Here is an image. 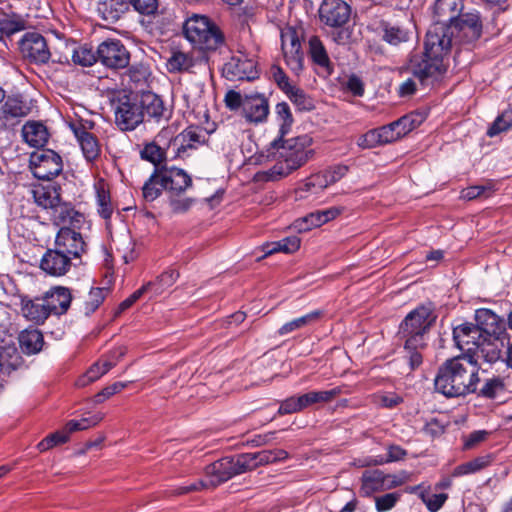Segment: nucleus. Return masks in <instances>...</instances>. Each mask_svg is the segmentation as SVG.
<instances>
[{
	"instance_id": "1",
	"label": "nucleus",
	"mask_w": 512,
	"mask_h": 512,
	"mask_svg": "<svg viewBox=\"0 0 512 512\" xmlns=\"http://www.w3.org/2000/svg\"><path fill=\"white\" fill-rule=\"evenodd\" d=\"M482 24L478 13H466L445 28V38L450 43L441 55L430 54L424 49L421 56L415 55L410 61L413 75L423 82L429 77L440 75L445 71L444 58L453 46H465L475 42L481 35Z\"/></svg>"
},
{
	"instance_id": "2",
	"label": "nucleus",
	"mask_w": 512,
	"mask_h": 512,
	"mask_svg": "<svg viewBox=\"0 0 512 512\" xmlns=\"http://www.w3.org/2000/svg\"><path fill=\"white\" fill-rule=\"evenodd\" d=\"M478 370L474 356L448 359L438 369L435 389L449 398L470 394L476 390L479 382Z\"/></svg>"
},
{
	"instance_id": "3",
	"label": "nucleus",
	"mask_w": 512,
	"mask_h": 512,
	"mask_svg": "<svg viewBox=\"0 0 512 512\" xmlns=\"http://www.w3.org/2000/svg\"><path fill=\"white\" fill-rule=\"evenodd\" d=\"M312 138L302 135L283 141L274 139L266 150L267 161H276L274 172L286 176L304 165L312 156Z\"/></svg>"
},
{
	"instance_id": "4",
	"label": "nucleus",
	"mask_w": 512,
	"mask_h": 512,
	"mask_svg": "<svg viewBox=\"0 0 512 512\" xmlns=\"http://www.w3.org/2000/svg\"><path fill=\"white\" fill-rule=\"evenodd\" d=\"M463 9V0H437L434 6L435 21L426 34V50L441 55L450 43L445 38V28L458 19Z\"/></svg>"
},
{
	"instance_id": "5",
	"label": "nucleus",
	"mask_w": 512,
	"mask_h": 512,
	"mask_svg": "<svg viewBox=\"0 0 512 512\" xmlns=\"http://www.w3.org/2000/svg\"><path fill=\"white\" fill-rule=\"evenodd\" d=\"M186 39L199 50H215L223 43L218 27L204 15L193 14L183 25Z\"/></svg>"
},
{
	"instance_id": "6",
	"label": "nucleus",
	"mask_w": 512,
	"mask_h": 512,
	"mask_svg": "<svg viewBox=\"0 0 512 512\" xmlns=\"http://www.w3.org/2000/svg\"><path fill=\"white\" fill-rule=\"evenodd\" d=\"M159 171L173 211L176 213L187 211L191 207L193 199L183 197L182 194L191 187V177L183 169L176 167L162 168Z\"/></svg>"
},
{
	"instance_id": "7",
	"label": "nucleus",
	"mask_w": 512,
	"mask_h": 512,
	"mask_svg": "<svg viewBox=\"0 0 512 512\" xmlns=\"http://www.w3.org/2000/svg\"><path fill=\"white\" fill-rule=\"evenodd\" d=\"M112 106L115 124L122 131H132L144 121L138 94L120 91L112 100Z\"/></svg>"
},
{
	"instance_id": "8",
	"label": "nucleus",
	"mask_w": 512,
	"mask_h": 512,
	"mask_svg": "<svg viewBox=\"0 0 512 512\" xmlns=\"http://www.w3.org/2000/svg\"><path fill=\"white\" fill-rule=\"evenodd\" d=\"M435 320L436 315L431 304L421 305L411 311L400 326V332L407 340V347L414 344L425 345L423 336Z\"/></svg>"
},
{
	"instance_id": "9",
	"label": "nucleus",
	"mask_w": 512,
	"mask_h": 512,
	"mask_svg": "<svg viewBox=\"0 0 512 512\" xmlns=\"http://www.w3.org/2000/svg\"><path fill=\"white\" fill-rule=\"evenodd\" d=\"M453 339L457 347L466 353L462 357L474 356L477 361L479 358L485 357L488 347L493 345L482 331L477 329L473 323L468 322L454 328Z\"/></svg>"
},
{
	"instance_id": "10",
	"label": "nucleus",
	"mask_w": 512,
	"mask_h": 512,
	"mask_svg": "<svg viewBox=\"0 0 512 512\" xmlns=\"http://www.w3.org/2000/svg\"><path fill=\"white\" fill-rule=\"evenodd\" d=\"M205 475L207 480H199L190 485L181 486L175 490V493L181 495L192 491L216 487L237 475V470H235V464L232 457H224L208 465L205 468Z\"/></svg>"
},
{
	"instance_id": "11",
	"label": "nucleus",
	"mask_w": 512,
	"mask_h": 512,
	"mask_svg": "<svg viewBox=\"0 0 512 512\" xmlns=\"http://www.w3.org/2000/svg\"><path fill=\"white\" fill-rule=\"evenodd\" d=\"M255 52L238 49L224 64L222 73L228 80H252L257 77Z\"/></svg>"
},
{
	"instance_id": "12",
	"label": "nucleus",
	"mask_w": 512,
	"mask_h": 512,
	"mask_svg": "<svg viewBox=\"0 0 512 512\" xmlns=\"http://www.w3.org/2000/svg\"><path fill=\"white\" fill-rule=\"evenodd\" d=\"M302 30L286 26L281 30V48L290 70L299 74L303 69L304 54L301 49Z\"/></svg>"
},
{
	"instance_id": "13",
	"label": "nucleus",
	"mask_w": 512,
	"mask_h": 512,
	"mask_svg": "<svg viewBox=\"0 0 512 512\" xmlns=\"http://www.w3.org/2000/svg\"><path fill=\"white\" fill-rule=\"evenodd\" d=\"M30 167L33 175L40 180L50 181L62 171L61 157L53 150H40L30 156Z\"/></svg>"
},
{
	"instance_id": "14",
	"label": "nucleus",
	"mask_w": 512,
	"mask_h": 512,
	"mask_svg": "<svg viewBox=\"0 0 512 512\" xmlns=\"http://www.w3.org/2000/svg\"><path fill=\"white\" fill-rule=\"evenodd\" d=\"M98 61L111 69L125 68L129 64L130 54L120 40L109 39L97 48Z\"/></svg>"
},
{
	"instance_id": "15",
	"label": "nucleus",
	"mask_w": 512,
	"mask_h": 512,
	"mask_svg": "<svg viewBox=\"0 0 512 512\" xmlns=\"http://www.w3.org/2000/svg\"><path fill=\"white\" fill-rule=\"evenodd\" d=\"M76 229L60 228L55 237V247L66 255L72 256V260H79L87 250L83 236Z\"/></svg>"
},
{
	"instance_id": "16",
	"label": "nucleus",
	"mask_w": 512,
	"mask_h": 512,
	"mask_svg": "<svg viewBox=\"0 0 512 512\" xmlns=\"http://www.w3.org/2000/svg\"><path fill=\"white\" fill-rule=\"evenodd\" d=\"M23 57L35 62L46 63L51 57L44 37L36 32L26 33L20 41Z\"/></svg>"
},
{
	"instance_id": "17",
	"label": "nucleus",
	"mask_w": 512,
	"mask_h": 512,
	"mask_svg": "<svg viewBox=\"0 0 512 512\" xmlns=\"http://www.w3.org/2000/svg\"><path fill=\"white\" fill-rule=\"evenodd\" d=\"M72 256H68L61 250L48 249L40 261V269L47 275L61 277L66 275L73 266Z\"/></svg>"
},
{
	"instance_id": "18",
	"label": "nucleus",
	"mask_w": 512,
	"mask_h": 512,
	"mask_svg": "<svg viewBox=\"0 0 512 512\" xmlns=\"http://www.w3.org/2000/svg\"><path fill=\"white\" fill-rule=\"evenodd\" d=\"M400 139L399 133L394 128V122L371 129L357 139V145L362 149H372L378 146L390 144Z\"/></svg>"
},
{
	"instance_id": "19",
	"label": "nucleus",
	"mask_w": 512,
	"mask_h": 512,
	"mask_svg": "<svg viewBox=\"0 0 512 512\" xmlns=\"http://www.w3.org/2000/svg\"><path fill=\"white\" fill-rule=\"evenodd\" d=\"M319 12L321 20L332 27L344 25L350 17V7L343 0H324Z\"/></svg>"
},
{
	"instance_id": "20",
	"label": "nucleus",
	"mask_w": 512,
	"mask_h": 512,
	"mask_svg": "<svg viewBox=\"0 0 512 512\" xmlns=\"http://www.w3.org/2000/svg\"><path fill=\"white\" fill-rule=\"evenodd\" d=\"M42 298L50 315L60 316L68 311L72 301V294L67 287L54 286L46 291Z\"/></svg>"
},
{
	"instance_id": "21",
	"label": "nucleus",
	"mask_w": 512,
	"mask_h": 512,
	"mask_svg": "<svg viewBox=\"0 0 512 512\" xmlns=\"http://www.w3.org/2000/svg\"><path fill=\"white\" fill-rule=\"evenodd\" d=\"M50 219L60 228H80L84 222V216L81 213L77 212L71 204L62 201L51 210Z\"/></svg>"
},
{
	"instance_id": "22",
	"label": "nucleus",
	"mask_w": 512,
	"mask_h": 512,
	"mask_svg": "<svg viewBox=\"0 0 512 512\" xmlns=\"http://www.w3.org/2000/svg\"><path fill=\"white\" fill-rule=\"evenodd\" d=\"M474 326L485 334L486 338L493 343L502 331L500 318L489 309H478L475 312Z\"/></svg>"
},
{
	"instance_id": "23",
	"label": "nucleus",
	"mask_w": 512,
	"mask_h": 512,
	"mask_svg": "<svg viewBox=\"0 0 512 512\" xmlns=\"http://www.w3.org/2000/svg\"><path fill=\"white\" fill-rule=\"evenodd\" d=\"M269 113L268 101L265 97L254 94L244 96L242 114L247 121L253 123L263 122Z\"/></svg>"
},
{
	"instance_id": "24",
	"label": "nucleus",
	"mask_w": 512,
	"mask_h": 512,
	"mask_svg": "<svg viewBox=\"0 0 512 512\" xmlns=\"http://www.w3.org/2000/svg\"><path fill=\"white\" fill-rule=\"evenodd\" d=\"M21 313L28 320L35 324H43L50 316L43 298L21 300Z\"/></svg>"
},
{
	"instance_id": "25",
	"label": "nucleus",
	"mask_w": 512,
	"mask_h": 512,
	"mask_svg": "<svg viewBox=\"0 0 512 512\" xmlns=\"http://www.w3.org/2000/svg\"><path fill=\"white\" fill-rule=\"evenodd\" d=\"M72 130L79 142L82 152L88 161L95 160L100 154V146L96 137L84 127L72 125Z\"/></svg>"
},
{
	"instance_id": "26",
	"label": "nucleus",
	"mask_w": 512,
	"mask_h": 512,
	"mask_svg": "<svg viewBox=\"0 0 512 512\" xmlns=\"http://www.w3.org/2000/svg\"><path fill=\"white\" fill-rule=\"evenodd\" d=\"M33 197L38 206L50 211L61 201L59 187L53 184L36 187L33 190Z\"/></svg>"
},
{
	"instance_id": "27",
	"label": "nucleus",
	"mask_w": 512,
	"mask_h": 512,
	"mask_svg": "<svg viewBox=\"0 0 512 512\" xmlns=\"http://www.w3.org/2000/svg\"><path fill=\"white\" fill-rule=\"evenodd\" d=\"M129 0H101L97 10L109 22L117 21L129 8Z\"/></svg>"
},
{
	"instance_id": "28",
	"label": "nucleus",
	"mask_w": 512,
	"mask_h": 512,
	"mask_svg": "<svg viewBox=\"0 0 512 512\" xmlns=\"http://www.w3.org/2000/svg\"><path fill=\"white\" fill-rule=\"evenodd\" d=\"M383 471L367 470L361 476L360 495L370 497L374 493L384 491Z\"/></svg>"
},
{
	"instance_id": "29",
	"label": "nucleus",
	"mask_w": 512,
	"mask_h": 512,
	"mask_svg": "<svg viewBox=\"0 0 512 512\" xmlns=\"http://www.w3.org/2000/svg\"><path fill=\"white\" fill-rule=\"evenodd\" d=\"M94 188L98 213L104 219H109L114 211L109 185L103 179H100L95 183Z\"/></svg>"
},
{
	"instance_id": "30",
	"label": "nucleus",
	"mask_w": 512,
	"mask_h": 512,
	"mask_svg": "<svg viewBox=\"0 0 512 512\" xmlns=\"http://www.w3.org/2000/svg\"><path fill=\"white\" fill-rule=\"evenodd\" d=\"M24 141L32 147H42L48 140L46 127L38 122H28L22 128Z\"/></svg>"
},
{
	"instance_id": "31",
	"label": "nucleus",
	"mask_w": 512,
	"mask_h": 512,
	"mask_svg": "<svg viewBox=\"0 0 512 512\" xmlns=\"http://www.w3.org/2000/svg\"><path fill=\"white\" fill-rule=\"evenodd\" d=\"M139 102L142 111L143 118L145 115L154 119H160L163 117L165 108L163 101L159 96L152 92H146L139 96Z\"/></svg>"
},
{
	"instance_id": "32",
	"label": "nucleus",
	"mask_w": 512,
	"mask_h": 512,
	"mask_svg": "<svg viewBox=\"0 0 512 512\" xmlns=\"http://www.w3.org/2000/svg\"><path fill=\"white\" fill-rule=\"evenodd\" d=\"M19 343L25 354H36L42 349L43 335L37 329H26L19 334Z\"/></svg>"
},
{
	"instance_id": "33",
	"label": "nucleus",
	"mask_w": 512,
	"mask_h": 512,
	"mask_svg": "<svg viewBox=\"0 0 512 512\" xmlns=\"http://www.w3.org/2000/svg\"><path fill=\"white\" fill-rule=\"evenodd\" d=\"M115 366V362L109 360H103L94 363L85 374L80 376L76 381L77 387H85L94 381L98 380L101 376L106 374L112 367Z\"/></svg>"
},
{
	"instance_id": "34",
	"label": "nucleus",
	"mask_w": 512,
	"mask_h": 512,
	"mask_svg": "<svg viewBox=\"0 0 512 512\" xmlns=\"http://www.w3.org/2000/svg\"><path fill=\"white\" fill-rule=\"evenodd\" d=\"M342 392L343 391L341 387H334L330 390L309 391L300 396L302 399V404L305 409L314 404L329 403L333 401L337 396H339Z\"/></svg>"
},
{
	"instance_id": "35",
	"label": "nucleus",
	"mask_w": 512,
	"mask_h": 512,
	"mask_svg": "<svg viewBox=\"0 0 512 512\" xmlns=\"http://www.w3.org/2000/svg\"><path fill=\"white\" fill-rule=\"evenodd\" d=\"M323 315V312L321 310H314L310 313H307L306 315H303L299 318H295L284 325H282L279 330L278 334L280 336H284L286 334H289L293 331L302 329L306 326H309L315 322H317Z\"/></svg>"
},
{
	"instance_id": "36",
	"label": "nucleus",
	"mask_w": 512,
	"mask_h": 512,
	"mask_svg": "<svg viewBox=\"0 0 512 512\" xmlns=\"http://www.w3.org/2000/svg\"><path fill=\"white\" fill-rule=\"evenodd\" d=\"M172 136H173V131L171 128L168 127V128L162 129L156 136V139L158 142H163L165 140H169V148H171L173 150L176 157H183V154L188 149L197 148V146L195 144H192L191 141H184L183 143L181 140L179 141V134L174 138H172Z\"/></svg>"
},
{
	"instance_id": "37",
	"label": "nucleus",
	"mask_w": 512,
	"mask_h": 512,
	"mask_svg": "<svg viewBox=\"0 0 512 512\" xmlns=\"http://www.w3.org/2000/svg\"><path fill=\"white\" fill-rule=\"evenodd\" d=\"M6 118L25 117L30 113V106L19 96H9L1 107Z\"/></svg>"
},
{
	"instance_id": "38",
	"label": "nucleus",
	"mask_w": 512,
	"mask_h": 512,
	"mask_svg": "<svg viewBox=\"0 0 512 512\" xmlns=\"http://www.w3.org/2000/svg\"><path fill=\"white\" fill-rule=\"evenodd\" d=\"M510 387L509 377L493 376L485 381L480 394L487 398H495Z\"/></svg>"
},
{
	"instance_id": "39",
	"label": "nucleus",
	"mask_w": 512,
	"mask_h": 512,
	"mask_svg": "<svg viewBox=\"0 0 512 512\" xmlns=\"http://www.w3.org/2000/svg\"><path fill=\"white\" fill-rule=\"evenodd\" d=\"M492 462V457L490 455H484L476 457L468 462H465L461 465H458L452 472V476L459 477L468 474L476 473L487 466H489Z\"/></svg>"
},
{
	"instance_id": "40",
	"label": "nucleus",
	"mask_w": 512,
	"mask_h": 512,
	"mask_svg": "<svg viewBox=\"0 0 512 512\" xmlns=\"http://www.w3.org/2000/svg\"><path fill=\"white\" fill-rule=\"evenodd\" d=\"M162 190H164V183L159 169H155L154 173L144 183L142 187V195L145 201L152 202L157 199Z\"/></svg>"
},
{
	"instance_id": "41",
	"label": "nucleus",
	"mask_w": 512,
	"mask_h": 512,
	"mask_svg": "<svg viewBox=\"0 0 512 512\" xmlns=\"http://www.w3.org/2000/svg\"><path fill=\"white\" fill-rule=\"evenodd\" d=\"M418 490H420L418 494L419 498L423 501L430 512H438L448 499V495L446 493L431 494L428 490L422 489L420 485L412 487L410 492L413 493Z\"/></svg>"
},
{
	"instance_id": "42",
	"label": "nucleus",
	"mask_w": 512,
	"mask_h": 512,
	"mask_svg": "<svg viewBox=\"0 0 512 512\" xmlns=\"http://www.w3.org/2000/svg\"><path fill=\"white\" fill-rule=\"evenodd\" d=\"M193 58L179 50L172 51L166 62L170 73L184 72L191 68Z\"/></svg>"
},
{
	"instance_id": "43",
	"label": "nucleus",
	"mask_w": 512,
	"mask_h": 512,
	"mask_svg": "<svg viewBox=\"0 0 512 512\" xmlns=\"http://www.w3.org/2000/svg\"><path fill=\"white\" fill-rule=\"evenodd\" d=\"M275 114L279 122V134L280 137L283 138L289 133L293 124V117L289 105L285 102L278 103L275 107Z\"/></svg>"
},
{
	"instance_id": "44",
	"label": "nucleus",
	"mask_w": 512,
	"mask_h": 512,
	"mask_svg": "<svg viewBox=\"0 0 512 512\" xmlns=\"http://www.w3.org/2000/svg\"><path fill=\"white\" fill-rule=\"evenodd\" d=\"M103 418L104 415L102 413H95L88 417H83L80 420H70L64 429L69 435L70 433L86 430L90 427L96 426L103 420Z\"/></svg>"
},
{
	"instance_id": "45",
	"label": "nucleus",
	"mask_w": 512,
	"mask_h": 512,
	"mask_svg": "<svg viewBox=\"0 0 512 512\" xmlns=\"http://www.w3.org/2000/svg\"><path fill=\"white\" fill-rule=\"evenodd\" d=\"M309 53L313 62L323 68H329V57L327 52L317 37H311L309 40Z\"/></svg>"
},
{
	"instance_id": "46",
	"label": "nucleus",
	"mask_w": 512,
	"mask_h": 512,
	"mask_svg": "<svg viewBox=\"0 0 512 512\" xmlns=\"http://www.w3.org/2000/svg\"><path fill=\"white\" fill-rule=\"evenodd\" d=\"M422 122L420 114L411 113L407 114L398 120L394 121V128L399 133L400 138L408 134L410 131L418 127Z\"/></svg>"
},
{
	"instance_id": "47",
	"label": "nucleus",
	"mask_w": 512,
	"mask_h": 512,
	"mask_svg": "<svg viewBox=\"0 0 512 512\" xmlns=\"http://www.w3.org/2000/svg\"><path fill=\"white\" fill-rule=\"evenodd\" d=\"M512 128V107L499 115L487 131V135L494 137Z\"/></svg>"
},
{
	"instance_id": "48",
	"label": "nucleus",
	"mask_w": 512,
	"mask_h": 512,
	"mask_svg": "<svg viewBox=\"0 0 512 512\" xmlns=\"http://www.w3.org/2000/svg\"><path fill=\"white\" fill-rule=\"evenodd\" d=\"M402 494L400 492H390L374 498L375 509L377 512L391 511L400 501Z\"/></svg>"
},
{
	"instance_id": "49",
	"label": "nucleus",
	"mask_w": 512,
	"mask_h": 512,
	"mask_svg": "<svg viewBox=\"0 0 512 512\" xmlns=\"http://www.w3.org/2000/svg\"><path fill=\"white\" fill-rule=\"evenodd\" d=\"M72 60L75 64L81 66H91L98 61L97 51L93 52L87 46H80L73 50Z\"/></svg>"
},
{
	"instance_id": "50",
	"label": "nucleus",
	"mask_w": 512,
	"mask_h": 512,
	"mask_svg": "<svg viewBox=\"0 0 512 512\" xmlns=\"http://www.w3.org/2000/svg\"><path fill=\"white\" fill-rule=\"evenodd\" d=\"M285 94L300 110L309 111L314 107L312 100L302 89L296 86H292Z\"/></svg>"
},
{
	"instance_id": "51",
	"label": "nucleus",
	"mask_w": 512,
	"mask_h": 512,
	"mask_svg": "<svg viewBox=\"0 0 512 512\" xmlns=\"http://www.w3.org/2000/svg\"><path fill=\"white\" fill-rule=\"evenodd\" d=\"M141 158L154 164L162 163L165 159V151L156 143L146 144L140 152Z\"/></svg>"
},
{
	"instance_id": "52",
	"label": "nucleus",
	"mask_w": 512,
	"mask_h": 512,
	"mask_svg": "<svg viewBox=\"0 0 512 512\" xmlns=\"http://www.w3.org/2000/svg\"><path fill=\"white\" fill-rule=\"evenodd\" d=\"M233 462L235 464V470H237V475L245 473L249 470H253L258 467L257 457L255 453H244L232 457Z\"/></svg>"
},
{
	"instance_id": "53",
	"label": "nucleus",
	"mask_w": 512,
	"mask_h": 512,
	"mask_svg": "<svg viewBox=\"0 0 512 512\" xmlns=\"http://www.w3.org/2000/svg\"><path fill=\"white\" fill-rule=\"evenodd\" d=\"M327 177L323 172L312 175L308 178L303 186L300 188L301 191L318 193L329 186Z\"/></svg>"
},
{
	"instance_id": "54",
	"label": "nucleus",
	"mask_w": 512,
	"mask_h": 512,
	"mask_svg": "<svg viewBox=\"0 0 512 512\" xmlns=\"http://www.w3.org/2000/svg\"><path fill=\"white\" fill-rule=\"evenodd\" d=\"M23 29V21L12 19L7 15L0 16V39L15 34Z\"/></svg>"
},
{
	"instance_id": "55",
	"label": "nucleus",
	"mask_w": 512,
	"mask_h": 512,
	"mask_svg": "<svg viewBox=\"0 0 512 512\" xmlns=\"http://www.w3.org/2000/svg\"><path fill=\"white\" fill-rule=\"evenodd\" d=\"M255 454L258 466L282 461L288 458V453L283 449L263 450L256 452Z\"/></svg>"
},
{
	"instance_id": "56",
	"label": "nucleus",
	"mask_w": 512,
	"mask_h": 512,
	"mask_svg": "<svg viewBox=\"0 0 512 512\" xmlns=\"http://www.w3.org/2000/svg\"><path fill=\"white\" fill-rule=\"evenodd\" d=\"M207 138L206 132L200 127L190 126L179 134V141H191L196 146L205 143Z\"/></svg>"
},
{
	"instance_id": "57",
	"label": "nucleus",
	"mask_w": 512,
	"mask_h": 512,
	"mask_svg": "<svg viewBox=\"0 0 512 512\" xmlns=\"http://www.w3.org/2000/svg\"><path fill=\"white\" fill-rule=\"evenodd\" d=\"M187 72L199 75L203 81L212 77V70L210 68L208 58L205 56L197 59L193 58L191 68H189Z\"/></svg>"
},
{
	"instance_id": "58",
	"label": "nucleus",
	"mask_w": 512,
	"mask_h": 512,
	"mask_svg": "<svg viewBox=\"0 0 512 512\" xmlns=\"http://www.w3.org/2000/svg\"><path fill=\"white\" fill-rule=\"evenodd\" d=\"M69 439L68 433L64 430L57 431L53 434L48 435L42 441H40L37 445V448L40 452H44L49 450L50 448L67 442Z\"/></svg>"
},
{
	"instance_id": "59",
	"label": "nucleus",
	"mask_w": 512,
	"mask_h": 512,
	"mask_svg": "<svg viewBox=\"0 0 512 512\" xmlns=\"http://www.w3.org/2000/svg\"><path fill=\"white\" fill-rule=\"evenodd\" d=\"M304 410L301 396H292L281 402L278 409L279 415L292 414Z\"/></svg>"
},
{
	"instance_id": "60",
	"label": "nucleus",
	"mask_w": 512,
	"mask_h": 512,
	"mask_svg": "<svg viewBox=\"0 0 512 512\" xmlns=\"http://www.w3.org/2000/svg\"><path fill=\"white\" fill-rule=\"evenodd\" d=\"M383 39L392 45H398L408 39L407 32L396 26H386Z\"/></svg>"
},
{
	"instance_id": "61",
	"label": "nucleus",
	"mask_w": 512,
	"mask_h": 512,
	"mask_svg": "<svg viewBox=\"0 0 512 512\" xmlns=\"http://www.w3.org/2000/svg\"><path fill=\"white\" fill-rule=\"evenodd\" d=\"M149 75V69L144 64H135L128 69V76L136 86L144 84Z\"/></svg>"
},
{
	"instance_id": "62",
	"label": "nucleus",
	"mask_w": 512,
	"mask_h": 512,
	"mask_svg": "<svg viewBox=\"0 0 512 512\" xmlns=\"http://www.w3.org/2000/svg\"><path fill=\"white\" fill-rule=\"evenodd\" d=\"M326 223L322 210L311 212L301 220L299 228L302 230H310Z\"/></svg>"
},
{
	"instance_id": "63",
	"label": "nucleus",
	"mask_w": 512,
	"mask_h": 512,
	"mask_svg": "<svg viewBox=\"0 0 512 512\" xmlns=\"http://www.w3.org/2000/svg\"><path fill=\"white\" fill-rule=\"evenodd\" d=\"M104 299V290L102 288H92L85 302V314L94 312Z\"/></svg>"
},
{
	"instance_id": "64",
	"label": "nucleus",
	"mask_w": 512,
	"mask_h": 512,
	"mask_svg": "<svg viewBox=\"0 0 512 512\" xmlns=\"http://www.w3.org/2000/svg\"><path fill=\"white\" fill-rule=\"evenodd\" d=\"M127 385L128 384L126 382H115L112 385L105 387L94 396V402L96 404L104 402L106 399L110 398L114 394L119 393L120 391L125 389Z\"/></svg>"
}]
</instances>
